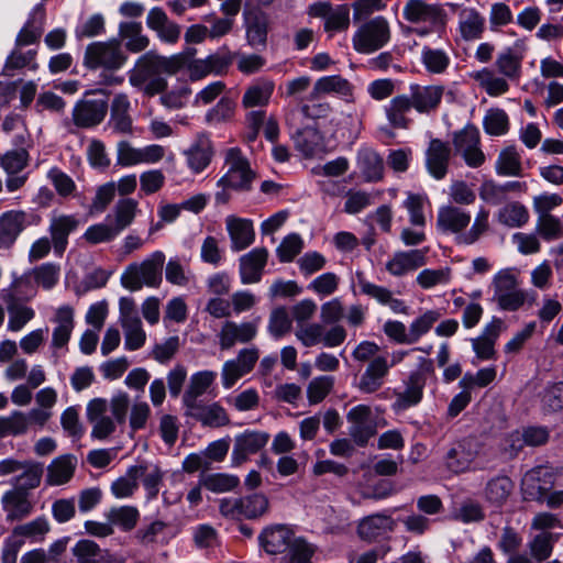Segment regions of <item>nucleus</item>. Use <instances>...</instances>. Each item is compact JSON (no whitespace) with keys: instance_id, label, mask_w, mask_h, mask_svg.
Returning a JSON list of instances; mask_svg holds the SVG:
<instances>
[{"instance_id":"nucleus-56","label":"nucleus","mask_w":563,"mask_h":563,"mask_svg":"<svg viewBox=\"0 0 563 563\" xmlns=\"http://www.w3.org/2000/svg\"><path fill=\"white\" fill-rule=\"evenodd\" d=\"M236 102L234 99L223 96L216 106L210 108L206 115L205 121L208 125L217 126L233 120L235 115Z\"/></svg>"},{"instance_id":"nucleus-6","label":"nucleus","mask_w":563,"mask_h":563,"mask_svg":"<svg viewBox=\"0 0 563 563\" xmlns=\"http://www.w3.org/2000/svg\"><path fill=\"white\" fill-rule=\"evenodd\" d=\"M165 254L162 251L153 252L142 263L130 264L121 276V284L131 291H137L143 286L158 287L163 279Z\"/></svg>"},{"instance_id":"nucleus-13","label":"nucleus","mask_w":563,"mask_h":563,"mask_svg":"<svg viewBox=\"0 0 563 563\" xmlns=\"http://www.w3.org/2000/svg\"><path fill=\"white\" fill-rule=\"evenodd\" d=\"M295 336L305 347L319 344L336 347L345 341L347 333L343 325H333L325 330L323 323L310 322L297 325Z\"/></svg>"},{"instance_id":"nucleus-48","label":"nucleus","mask_w":563,"mask_h":563,"mask_svg":"<svg viewBox=\"0 0 563 563\" xmlns=\"http://www.w3.org/2000/svg\"><path fill=\"white\" fill-rule=\"evenodd\" d=\"M140 211L136 199L120 198L113 206L112 214L107 216V220L112 217V224L121 233L134 222Z\"/></svg>"},{"instance_id":"nucleus-57","label":"nucleus","mask_w":563,"mask_h":563,"mask_svg":"<svg viewBox=\"0 0 563 563\" xmlns=\"http://www.w3.org/2000/svg\"><path fill=\"white\" fill-rule=\"evenodd\" d=\"M287 551L284 563H312L318 547L303 538H295Z\"/></svg>"},{"instance_id":"nucleus-63","label":"nucleus","mask_w":563,"mask_h":563,"mask_svg":"<svg viewBox=\"0 0 563 563\" xmlns=\"http://www.w3.org/2000/svg\"><path fill=\"white\" fill-rule=\"evenodd\" d=\"M483 126L489 135H504L509 130L508 115L503 109H489L483 119Z\"/></svg>"},{"instance_id":"nucleus-55","label":"nucleus","mask_w":563,"mask_h":563,"mask_svg":"<svg viewBox=\"0 0 563 563\" xmlns=\"http://www.w3.org/2000/svg\"><path fill=\"white\" fill-rule=\"evenodd\" d=\"M528 209L520 202L505 205L497 212V221L507 228H521L529 221Z\"/></svg>"},{"instance_id":"nucleus-3","label":"nucleus","mask_w":563,"mask_h":563,"mask_svg":"<svg viewBox=\"0 0 563 563\" xmlns=\"http://www.w3.org/2000/svg\"><path fill=\"white\" fill-rule=\"evenodd\" d=\"M128 60V55L118 38L104 42H92L85 51L84 66L88 69H102L100 82L114 86L123 82L124 78L115 74Z\"/></svg>"},{"instance_id":"nucleus-2","label":"nucleus","mask_w":563,"mask_h":563,"mask_svg":"<svg viewBox=\"0 0 563 563\" xmlns=\"http://www.w3.org/2000/svg\"><path fill=\"white\" fill-rule=\"evenodd\" d=\"M489 210L481 208L468 231L471 213L456 206H443L438 210L437 229L444 234H456L457 244L472 245L489 231Z\"/></svg>"},{"instance_id":"nucleus-53","label":"nucleus","mask_w":563,"mask_h":563,"mask_svg":"<svg viewBox=\"0 0 563 563\" xmlns=\"http://www.w3.org/2000/svg\"><path fill=\"white\" fill-rule=\"evenodd\" d=\"M421 64L431 75L444 74L451 65V57L446 51L423 46L421 51Z\"/></svg>"},{"instance_id":"nucleus-22","label":"nucleus","mask_w":563,"mask_h":563,"mask_svg":"<svg viewBox=\"0 0 563 563\" xmlns=\"http://www.w3.org/2000/svg\"><path fill=\"white\" fill-rule=\"evenodd\" d=\"M327 95L336 96L347 103L355 102V87L351 81L340 75L319 78L309 93V100L313 101Z\"/></svg>"},{"instance_id":"nucleus-7","label":"nucleus","mask_w":563,"mask_h":563,"mask_svg":"<svg viewBox=\"0 0 563 563\" xmlns=\"http://www.w3.org/2000/svg\"><path fill=\"white\" fill-rule=\"evenodd\" d=\"M224 163L227 173L218 180L221 188H230L235 191H250L256 173L252 169L247 157L240 147H230L225 151Z\"/></svg>"},{"instance_id":"nucleus-31","label":"nucleus","mask_w":563,"mask_h":563,"mask_svg":"<svg viewBox=\"0 0 563 563\" xmlns=\"http://www.w3.org/2000/svg\"><path fill=\"white\" fill-rule=\"evenodd\" d=\"M428 250L398 251L386 262L385 269L394 277H401L426 264Z\"/></svg>"},{"instance_id":"nucleus-52","label":"nucleus","mask_w":563,"mask_h":563,"mask_svg":"<svg viewBox=\"0 0 563 563\" xmlns=\"http://www.w3.org/2000/svg\"><path fill=\"white\" fill-rule=\"evenodd\" d=\"M43 472L44 468L42 463L25 460L21 474L14 476L11 484L15 487L14 489H23V492L27 493V490L40 486Z\"/></svg>"},{"instance_id":"nucleus-11","label":"nucleus","mask_w":563,"mask_h":563,"mask_svg":"<svg viewBox=\"0 0 563 563\" xmlns=\"http://www.w3.org/2000/svg\"><path fill=\"white\" fill-rule=\"evenodd\" d=\"M390 40L386 18L378 15L363 23L354 33L352 43L357 53L371 54L384 47Z\"/></svg>"},{"instance_id":"nucleus-16","label":"nucleus","mask_w":563,"mask_h":563,"mask_svg":"<svg viewBox=\"0 0 563 563\" xmlns=\"http://www.w3.org/2000/svg\"><path fill=\"white\" fill-rule=\"evenodd\" d=\"M481 449L482 444L475 437H465L455 441L443 456L446 470L453 474H462L470 471Z\"/></svg>"},{"instance_id":"nucleus-29","label":"nucleus","mask_w":563,"mask_h":563,"mask_svg":"<svg viewBox=\"0 0 563 563\" xmlns=\"http://www.w3.org/2000/svg\"><path fill=\"white\" fill-rule=\"evenodd\" d=\"M292 537V531L286 525L276 523L262 530L258 543L267 554H283L290 547Z\"/></svg>"},{"instance_id":"nucleus-15","label":"nucleus","mask_w":563,"mask_h":563,"mask_svg":"<svg viewBox=\"0 0 563 563\" xmlns=\"http://www.w3.org/2000/svg\"><path fill=\"white\" fill-rule=\"evenodd\" d=\"M454 150L471 168L481 167L486 156L481 148V133L476 125L470 123L452 135Z\"/></svg>"},{"instance_id":"nucleus-30","label":"nucleus","mask_w":563,"mask_h":563,"mask_svg":"<svg viewBox=\"0 0 563 563\" xmlns=\"http://www.w3.org/2000/svg\"><path fill=\"white\" fill-rule=\"evenodd\" d=\"M80 224L77 214H55L51 218L48 232L56 254L62 255L68 245V236Z\"/></svg>"},{"instance_id":"nucleus-36","label":"nucleus","mask_w":563,"mask_h":563,"mask_svg":"<svg viewBox=\"0 0 563 563\" xmlns=\"http://www.w3.org/2000/svg\"><path fill=\"white\" fill-rule=\"evenodd\" d=\"M225 224L233 251L240 252L245 250L254 242L255 232L251 220L229 216L225 219Z\"/></svg>"},{"instance_id":"nucleus-18","label":"nucleus","mask_w":563,"mask_h":563,"mask_svg":"<svg viewBox=\"0 0 563 563\" xmlns=\"http://www.w3.org/2000/svg\"><path fill=\"white\" fill-rule=\"evenodd\" d=\"M308 14L324 20V31L336 33L350 26V8L347 4L333 7L330 2H316L309 5Z\"/></svg>"},{"instance_id":"nucleus-24","label":"nucleus","mask_w":563,"mask_h":563,"mask_svg":"<svg viewBox=\"0 0 563 563\" xmlns=\"http://www.w3.org/2000/svg\"><path fill=\"white\" fill-rule=\"evenodd\" d=\"M185 416L199 422L202 427L217 429L229 426L231 420L225 408L220 402L203 401L185 409Z\"/></svg>"},{"instance_id":"nucleus-41","label":"nucleus","mask_w":563,"mask_h":563,"mask_svg":"<svg viewBox=\"0 0 563 563\" xmlns=\"http://www.w3.org/2000/svg\"><path fill=\"white\" fill-rule=\"evenodd\" d=\"M212 142L207 133L198 134L185 152L187 164L194 173H201L211 162Z\"/></svg>"},{"instance_id":"nucleus-17","label":"nucleus","mask_w":563,"mask_h":563,"mask_svg":"<svg viewBox=\"0 0 563 563\" xmlns=\"http://www.w3.org/2000/svg\"><path fill=\"white\" fill-rule=\"evenodd\" d=\"M333 109L327 101L316 99L289 103L284 109V119L287 128H298L299 125L307 124L308 120L317 121L325 119L332 113Z\"/></svg>"},{"instance_id":"nucleus-43","label":"nucleus","mask_w":563,"mask_h":563,"mask_svg":"<svg viewBox=\"0 0 563 563\" xmlns=\"http://www.w3.org/2000/svg\"><path fill=\"white\" fill-rule=\"evenodd\" d=\"M77 457L73 454H64L54 459L46 471V484L60 486L68 483L76 471Z\"/></svg>"},{"instance_id":"nucleus-64","label":"nucleus","mask_w":563,"mask_h":563,"mask_svg":"<svg viewBox=\"0 0 563 563\" xmlns=\"http://www.w3.org/2000/svg\"><path fill=\"white\" fill-rule=\"evenodd\" d=\"M554 541L552 534L542 532L533 537L528 543L530 555L537 563L547 561L553 552Z\"/></svg>"},{"instance_id":"nucleus-49","label":"nucleus","mask_w":563,"mask_h":563,"mask_svg":"<svg viewBox=\"0 0 563 563\" xmlns=\"http://www.w3.org/2000/svg\"><path fill=\"white\" fill-rule=\"evenodd\" d=\"M119 37L124 42L125 48L131 53L143 52L150 44V40L142 33L140 22H122L119 25Z\"/></svg>"},{"instance_id":"nucleus-45","label":"nucleus","mask_w":563,"mask_h":563,"mask_svg":"<svg viewBox=\"0 0 563 563\" xmlns=\"http://www.w3.org/2000/svg\"><path fill=\"white\" fill-rule=\"evenodd\" d=\"M486 29L485 16L475 8H465L459 13V32L464 41L479 40Z\"/></svg>"},{"instance_id":"nucleus-26","label":"nucleus","mask_w":563,"mask_h":563,"mask_svg":"<svg viewBox=\"0 0 563 563\" xmlns=\"http://www.w3.org/2000/svg\"><path fill=\"white\" fill-rule=\"evenodd\" d=\"M268 261L265 247H255L239 260L240 279L243 285L260 283Z\"/></svg>"},{"instance_id":"nucleus-23","label":"nucleus","mask_w":563,"mask_h":563,"mask_svg":"<svg viewBox=\"0 0 563 563\" xmlns=\"http://www.w3.org/2000/svg\"><path fill=\"white\" fill-rule=\"evenodd\" d=\"M444 95V87L440 85L421 86L412 84L409 87L408 100L420 114L435 112L441 104Z\"/></svg>"},{"instance_id":"nucleus-51","label":"nucleus","mask_w":563,"mask_h":563,"mask_svg":"<svg viewBox=\"0 0 563 563\" xmlns=\"http://www.w3.org/2000/svg\"><path fill=\"white\" fill-rule=\"evenodd\" d=\"M495 170L499 176L518 177L522 175V157L515 145L503 148L496 159Z\"/></svg>"},{"instance_id":"nucleus-40","label":"nucleus","mask_w":563,"mask_h":563,"mask_svg":"<svg viewBox=\"0 0 563 563\" xmlns=\"http://www.w3.org/2000/svg\"><path fill=\"white\" fill-rule=\"evenodd\" d=\"M45 8L42 3L36 4L30 13L25 24L20 30L15 38V46L22 47L35 44L40 41L43 33L45 21Z\"/></svg>"},{"instance_id":"nucleus-44","label":"nucleus","mask_w":563,"mask_h":563,"mask_svg":"<svg viewBox=\"0 0 563 563\" xmlns=\"http://www.w3.org/2000/svg\"><path fill=\"white\" fill-rule=\"evenodd\" d=\"M53 322L56 327L52 334V347H66L75 327L74 309L70 306H62L56 310Z\"/></svg>"},{"instance_id":"nucleus-35","label":"nucleus","mask_w":563,"mask_h":563,"mask_svg":"<svg viewBox=\"0 0 563 563\" xmlns=\"http://www.w3.org/2000/svg\"><path fill=\"white\" fill-rule=\"evenodd\" d=\"M217 376L216 372L208 369L194 373L181 397L184 409L201 402L199 398L214 384Z\"/></svg>"},{"instance_id":"nucleus-46","label":"nucleus","mask_w":563,"mask_h":563,"mask_svg":"<svg viewBox=\"0 0 563 563\" xmlns=\"http://www.w3.org/2000/svg\"><path fill=\"white\" fill-rule=\"evenodd\" d=\"M2 300L4 301L9 313V331L19 332L35 317V311L31 307L22 305L18 297L12 292L3 294Z\"/></svg>"},{"instance_id":"nucleus-12","label":"nucleus","mask_w":563,"mask_h":563,"mask_svg":"<svg viewBox=\"0 0 563 563\" xmlns=\"http://www.w3.org/2000/svg\"><path fill=\"white\" fill-rule=\"evenodd\" d=\"M493 300L504 311H517L527 301V292L518 287L517 277L509 271L498 272L493 279Z\"/></svg>"},{"instance_id":"nucleus-50","label":"nucleus","mask_w":563,"mask_h":563,"mask_svg":"<svg viewBox=\"0 0 563 563\" xmlns=\"http://www.w3.org/2000/svg\"><path fill=\"white\" fill-rule=\"evenodd\" d=\"M358 168L367 181H379L384 176V161L374 150L362 148L357 154Z\"/></svg>"},{"instance_id":"nucleus-58","label":"nucleus","mask_w":563,"mask_h":563,"mask_svg":"<svg viewBox=\"0 0 563 563\" xmlns=\"http://www.w3.org/2000/svg\"><path fill=\"white\" fill-rule=\"evenodd\" d=\"M144 466H133L128 471L126 476L120 477L111 485L112 494L118 498L131 497L137 489L139 475H143Z\"/></svg>"},{"instance_id":"nucleus-10","label":"nucleus","mask_w":563,"mask_h":563,"mask_svg":"<svg viewBox=\"0 0 563 563\" xmlns=\"http://www.w3.org/2000/svg\"><path fill=\"white\" fill-rule=\"evenodd\" d=\"M108 108V93L104 90L87 91L73 109V122L80 129L97 126L104 120Z\"/></svg>"},{"instance_id":"nucleus-47","label":"nucleus","mask_w":563,"mask_h":563,"mask_svg":"<svg viewBox=\"0 0 563 563\" xmlns=\"http://www.w3.org/2000/svg\"><path fill=\"white\" fill-rule=\"evenodd\" d=\"M411 109L407 95H398L390 99L384 111L391 128L407 130L412 124V120L407 117Z\"/></svg>"},{"instance_id":"nucleus-42","label":"nucleus","mask_w":563,"mask_h":563,"mask_svg":"<svg viewBox=\"0 0 563 563\" xmlns=\"http://www.w3.org/2000/svg\"><path fill=\"white\" fill-rule=\"evenodd\" d=\"M275 90V84L267 78H260L249 85L242 97L244 109L264 108L269 104Z\"/></svg>"},{"instance_id":"nucleus-37","label":"nucleus","mask_w":563,"mask_h":563,"mask_svg":"<svg viewBox=\"0 0 563 563\" xmlns=\"http://www.w3.org/2000/svg\"><path fill=\"white\" fill-rule=\"evenodd\" d=\"M550 475L548 470L543 466H537L528 471L521 482V492L525 500H533L537 503H544L545 497L551 488L542 478Z\"/></svg>"},{"instance_id":"nucleus-60","label":"nucleus","mask_w":563,"mask_h":563,"mask_svg":"<svg viewBox=\"0 0 563 563\" xmlns=\"http://www.w3.org/2000/svg\"><path fill=\"white\" fill-rule=\"evenodd\" d=\"M107 551L88 539L79 540L71 549L77 563H98Z\"/></svg>"},{"instance_id":"nucleus-33","label":"nucleus","mask_w":563,"mask_h":563,"mask_svg":"<svg viewBox=\"0 0 563 563\" xmlns=\"http://www.w3.org/2000/svg\"><path fill=\"white\" fill-rule=\"evenodd\" d=\"M390 365L386 355L375 356L365 368L358 383V389L365 394L377 391L388 375Z\"/></svg>"},{"instance_id":"nucleus-59","label":"nucleus","mask_w":563,"mask_h":563,"mask_svg":"<svg viewBox=\"0 0 563 563\" xmlns=\"http://www.w3.org/2000/svg\"><path fill=\"white\" fill-rule=\"evenodd\" d=\"M35 49L22 52L20 47L15 46V48L10 53V55L5 59L3 75L12 76L11 70L21 69L26 66H29L32 70H36L37 64L35 63Z\"/></svg>"},{"instance_id":"nucleus-9","label":"nucleus","mask_w":563,"mask_h":563,"mask_svg":"<svg viewBox=\"0 0 563 563\" xmlns=\"http://www.w3.org/2000/svg\"><path fill=\"white\" fill-rule=\"evenodd\" d=\"M433 373V361L420 356L417 369L412 371L404 382L405 389L402 391H395L396 399L393 404V409L395 411H404L420 404L423 398L427 376Z\"/></svg>"},{"instance_id":"nucleus-1","label":"nucleus","mask_w":563,"mask_h":563,"mask_svg":"<svg viewBox=\"0 0 563 563\" xmlns=\"http://www.w3.org/2000/svg\"><path fill=\"white\" fill-rule=\"evenodd\" d=\"M525 49L515 44L504 48L497 54L495 67L499 75L489 67H484L471 74V77L483 88L490 97H497L509 90V82L518 81L522 74V62Z\"/></svg>"},{"instance_id":"nucleus-27","label":"nucleus","mask_w":563,"mask_h":563,"mask_svg":"<svg viewBox=\"0 0 563 563\" xmlns=\"http://www.w3.org/2000/svg\"><path fill=\"white\" fill-rule=\"evenodd\" d=\"M394 527L395 521L390 515L377 512L358 520L356 534L362 541L373 543L386 533L391 532Z\"/></svg>"},{"instance_id":"nucleus-62","label":"nucleus","mask_w":563,"mask_h":563,"mask_svg":"<svg viewBox=\"0 0 563 563\" xmlns=\"http://www.w3.org/2000/svg\"><path fill=\"white\" fill-rule=\"evenodd\" d=\"M139 518V510L132 506L112 508L108 515V519L111 522V526H118L123 531L133 530L137 525Z\"/></svg>"},{"instance_id":"nucleus-5","label":"nucleus","mask_w":563,"mask_h":563,"mask_svg":"<svg viewBox=\"0 0 563 563\" xmlns=\"http://www.w3.org/2000/svg\"><path fill=\"white\" fill-rule=\"evenodd\" d=\"M402 18L415 25L411 32L422 37L444 26L446 12L439 3H428L424 0H407L402 8Z\"/></svg>"},{"instance_id":"nucleus-4","label":"nucleus","mask_w":563,"mask_h":563,"mask_svg":"<svg viewBox=\"0 0 563 563\" xmlns=\"http://www.w3.org/2000/svg\"><path fill=\"white\" fill-rule=\"evenodd\" d=\"M184 65L185 58L181 55L165 57L150 51L139 57L129 71V80L133 87L142 88L151 78L161 74L174 75L183 69Z\"/></svg>"},{"instance_id":"nucleus-14","label":"nucleus","mask_w":563,"mask_h":563,"mask_svg":"<svg viewBox=\"0 0 563 563\" xmlns=\"http://www.w3.org/2000/svg\"><path fill=\"white\" fill-rule=\"evenodd\" d=\"M40 214L33 211L9 210L0 216V250H10L29 227L38 225Z\"/></svg>"},{"instance_id":"nucleus-61","label":"nucleus","mask_w":563,"mask_h":563,"mask_svg":"<svg viewBox=\"0 0 563 563\" xmlns=\"http://www.w3.org/2000/svg\"><path fill=\"white\" fill-rule=\"evenodd\" d=\"M239 484L240 478L236 475L224 473L209 474L201 479L205 488L217 494L234 490Z\"/></svg>"},{"instance_id":"nucleus-32","label":"nucleus","mask_w":563,"mask_h":563,"mask_svg":"<svg viewBox=\"0 0 563 563\" xmlns=\"http://www.w3.org/2000/svg\"><path fill=\"white\" fill-rule=\"evenodd\" d=\"M258 319L252 322L236 323L227 321L219 333V344L221 350H229L236 343H249L257 333Z\"/></svg>"},{"instance_id":"nucleus-19","label":"nucleus","mask_w":563,"mask_h":563,"mask_svg":"<svg viewBox=\"0 0 563 563\" xmlns=\"http://www.w3.org/2000/svg\"><path fill=\"white\" fill-rule=\"evenodd\" d=\"M245 38L247 44L257 49H265L269 31V15L260 8L243 11Z\"/></svg>"},{"instance_id":"nucleus-39","label":"nucleus","mask_w":563,"mask_h":563,"mask_svg":"<svg viewBox=\"0 0 563 563\" xmlns=\"http://www.w3.org/2000/svg\"><path fill=\"white\" fill-rule=\"evenodd\" d=\"M2 508L7 514V521H20L27 517L33 505L29 499L27 493L23 489H11L5 492L1 498Z\"/></svg>"},{"instance_id":"nucleus-38","label":"nucleus","mask_w":563,"mask_h":563,"mask_svg":"<svg viewBox=\"0 0 563 563\" xmlns=\"http://www.w3.org/2000/svg\"><path fill=\"white\" fill-rule=\"evenodd\" d=\"M129 111V97L125 93L115 95L111 103L109 121V125L114 133L124 135L133 133V121Z\"/></svg>"},{"instance_id":"nucleus-20","label":"nucleus","mask_w":563,"mask_h":563,"mask_svg":"<svg viewBox=\"0 0 563 563\" xmlns=\"http://www.w3.org/2000/svg\"><path fill=\"white\" fill-rule=\"evenodd\" d=\"M371 415L372 411L368 406L358 405L353 407L346 416L351 423L349 434L353 442L361 448L367 445L369 439L377 432L376 423Z\"/></svg>"},{"instance_id":"nucleus-25","label":"nucleus","mask_w":563,"mask_h":563,"mask_svg":"<svg viewBox=\"0 0 563 563\" xmlns=\"http://www.w3.org/2000/svg\"><path fill=\"white\" fill-rule=\"evenodd\" d=\"M355 276L362 295L375 299L383 306H388L395 313H408V306L404 300L395 298L390 289L371 283L363 272L357 271Z\"/></svg>"},{"instance_id":"nucleus-21","label":"nucleus","mask_w":563,"mask_h":563,"mask_svg":"<svg viewBox=\"0 0 563 563\" xmlns=\"http://www.w3.org/2000/svg\"><path fill=\"white\" fill-rule=\"evenodd\" d=\"M269 434L265 431L245 430L234 438L231 454L232 465L240 466L250 455L258 453L268 442Z\"/></svg>"},{"instance_id":"nucleus-28","label":"nucleus","mask_w":563,"mask_h":563,"mask_svg":"<svg viewBox=\"0 0 563 563\" xmlns=\"http://www.w3.org/2000/svg\"><path fill=\"white\" fill-rule=\"evenodd\" d=\"M452 150L448 142L432 139L426 151V167L437 180L443 179L449 170Z\"/></svg>"},{"instance_id":"nucleus-34","label":"nucleus","mask_w":563,"mask_h":563,"mask_svg":"<svg viewBox=\"0 0 563 563\" xmlns=\"http://www.w3.org/2000/svg\"><path fill=\"white\" fill-rule=\"evenodd\" d=\"M514 489V481L509 476L500 474L487 481L483 496L489 507L500 509L506 505Z\"/></svg>"},{"instance_id":"nucleus-8","label":"nucleus","mask_w":563,"mask_h":563,"mask_svg":"<svg viewBox=\"0 0 563 563\" xmlns=\"http://www.w3.org/2000/svg\"><path fill=\"white\" fill-rule=\"evenodd\" d=\"M269 510V499L263 493H252L241 497L222 498L219 503L220 514L232 520H256Z\"/></svg>"},{"instance_id":"nucleus-54","label":"nucleus","mask_w":563,"mask_h":563,"mask_svg":"<svg viewBox=\"0 0 563 563\" xmlns=\"http://www.w3.org/2000/svg\"><path fill=\"white\" fill-rule=\"evenodd\" d=\"M48 531L49 523L44 516H41L30 522L14 527L10 536L16 541L25 542V539L42 541Z\"/></svg>"}]
</instances>
